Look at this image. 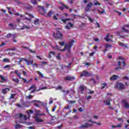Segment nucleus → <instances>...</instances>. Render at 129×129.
<instances>
[{
	"mask_svg": "<svg viewBox=\"0 0 129 129\" xmlns=\"http://www.w3.org/2000/svg\"><path fill=\"white\" fill-rule=\"evenodd\" d=\"M11 51H17V48L16 47H13L11 49Z\"/></svg>",
	"mask_w": 129,
	"mask_h": 129,
	"instance_id": "60",
	"label": "nucleus"
},
{
	"mask_svg": "<svg viewBox=\"0 0 129 129\" xmlns=\"http://www.w3.org/2000/svg\"><path fill=\"white\" fill-rule=\"evenodd\" d=\"M58 36L59 37H58L57 36H55V38L56 40H58V39H62V38H63V34H62L61 32L58 31Z\"/></svg>",
	"mask_w": 129,
	"mask_h": 129,
	"instance_id": "16",
	"label": "nucleus"
},
{
	"mask_svg": "<svg viewBox=\"0 0 129 129\" xmlns=\"http://www.w3.org/2000/svg\"><path fill=\"white\" fill-rule=\"evenodd\" d=\"M37 74L39 76H40V77H44V75H43V74H42L40 71H37Z\"/></svg>",
	"mask_w": 129,
	"mask_h": 129,
	"instance_id": "36",
	"label": "nucleus"
},
{
	"mask_svg": "<svg viewBox=\"0 0 129 129\" xmlns=\"http://www.w3.org/2000/svg\"><path fill=\"white\" fill-rule=\"evenodd\" d=\"M61 21L63 23V24H66L69 21H74L73 19H71V18H66L64 19H61Z\"/></svg>",
	"mask_w": 129,
	"mask_h": 129,
	"instance_id": "17",
	"label": "nucleus"
},
{
	"mask_svg": "<svg viewBox=\"0 0 129 129\" xmlns=\"http://www.w3.org/2000/svg\"><path fill=\"white\" fill-rule=\"evenodd\" d=\"M105 48H111L112 47V45L109 44H106L105 45Z\"/></svg>",
	"mask_w": 129,
	"mask_h": 129,
	"instance_id": "37",
	"label": "nucleus"
},
{
	"mask_svg": "<svg viewBox=\"0 0 129 129\" xmlns=\"http://www.w3.org/2000/svg\"><path fill=\"white\" fill-rule=\"evenodd\" d=\"M34 111H33V110H29V111H27V113L29 115V117H30V113H33Z\"/></svg>",
	"mask_w": 129,
	"mask_h": 129,
	"instance_id": "38",
	"label": "nucleus"
},
{
	"mask_svg": "<svg viewBox=\"0 0 129 129\" xmlns=\"http://www.w3.org/2000/svg\"><path fill=\"white\" fill-rule=\"evenodd\" d=\"M86 99H87V100H88V99H91V96H86Z\"/></svg>",
	"mask_w": 129,
	"mask_h": 129,
	"instance_id": "52",
	"label": "nucleus"
},
{
	"mask_svg": "<svg viewBox=\"0 0 129 129\" xmlns=\"http://www.w3.org/2000/svg\"><path fill=\"white\" fill-rule=\"evenodd\" d=\"M26 15H28V16H29V17H31V18H34V16H33V15H32L31 14H28V13H26Z\"/></svg>",
	"mask_w": 129,
	"mask_h": 129,
	"instance_id": "51",
	"label": "nucleus"
},
{
	"mask_svg": "<svg viewBox=\"0 0 129 129\" xmlns=\"http://www.w3.org/2000/svg\"><path fill=\"white\" fill-rule=\"evenodd\" d=\"M28 50L30 51V53H33V54H36V51L32 50V49H28Z\"/></svg>",
	"mask_w": 129,
	"mask_h": 129,
	"instance_id": "47",
	"label": "nucleus"
},
{
	"mask_svg": "<svg viewBox=\"0 0 129 129\" xmlns=\"http://www.w3.org/2000/svg\"><path fill=\"white\" fill-rule=\"evenodd\" d=\"M38 9V11L42 16H45L46 15V8L42 6L38 5L37 6Z\"/></svg>",
	"mask_w": 129,
	"mask_h": 129,
	"instance_id": "2",
	"label": "nucleus"
},
{
	"mask_svg": "<svg viewBox=\"0 0 129 129\" xmlns=\"http://www.w3.org/2000/svg\"><path fill=\"white\" fill-rule=\"evenodd\" d=\"M75 42V40H73L71 41H70L68 43L66 44L63 49H60L59 47V45H56L55 48L57 49V50H59V51H60L61 52H64L66 50H68V52L69 54H70L71 53V48H72L73 46V43H74Z\"/></svg>",
	"mask_w": 129,
	"mask_h": 129,
	"instance_id": "1",
	"label": "nucleus"
},
{
	"mask_svg": "<svg viewBox=\"0 0 129 129\" xmlns=\"http://www.w3.org/2000/svg\"><path fill=\"white\" fill-rule=\"evenodd\" d=\"M11 66L9 64L6 65L5 67H4V69H7V68H10Z\"/></svg>",
	"mask_w": 129,
	"mask_h": 129,
	"instance_id": "48",
	"label": "nucleus"
},
{
	"mask_svg": "<svg viewBox=\"0 0 129 129\" xmlns=\"http://www.w3.org/2000/svg\"><path fill=\"white\" fill-rule=\"evenodd\" d=\"M9 91H10V88H7L3 90L2 93H3V94H6L7 92H9Z\"/></svg>",
	"mask_w": 129,
	"mask_h": 129,
	"instance_id": "19",
	"label": "nucleus"
},
{
	"mask_svg": "<svg viewBox=\"0 0 129 129\" xmlns=\"http://www.w3.org/2000/svg\"><path fill=\"white\" fill-rule=\"evenodd\" d=\"M119 46H121L122 47L124 46L125 48H126V45H124V43H123L119 42Z\"/></svg>",
	"mask_w": 129,
	"mask_h": 129,
	"instance_id": "39",
	"label": "nucleus"
},
{
	"mask_svg": "<svg viewBox=\"0 0 129 129\" xmlns=\"http://www.w3.org/2000/svg\"><path fill=\"white\" fill-rule=\"evenodd\" d=\"M93 6V4H92V3H91V2L89 3L85 8L86 12H90V9H91V8H92Z\"/></svg>",
	"mask_w": 129,
	"mask_h": 129,
	"instance_id": "6",
	"label": "nucleus"
},
{
	"mask_svg": "<svg viewBox=\"0 0 129 129\" xmlns=\"http://www.w3.org/2000/svg\"><path fill=\"white\" fill-rule=\"evenodd\" d=\"M32 89H36V86H35V85H32L29 89V90H31Z\"/></svg>",
	"mask_w": 129,
	"mask_h": 129,
	"instance_id": "34",
	"label": "nucleus"
},
{
	"mask_svg": "<svg viewBox=\"0 0 129 129\" xmlns=\"http://www.w3.org/2000/svg\"><path fill=\"white\" fill-rule=\"evenodd\" d=\"M121 126V124H118V125H116V127H120Z\"/></svg>",
	"mask_w": 129,
	"mask_h": 129,
	"instance_id": "64",
	"label": "nucleus"
},
{
	"mask_svg": "<svg viewBox=\"0 0 129 129\" xmlns=\"http://www.w3.org/2000/svg\"><path fill=\"white\" fill-rule=\"evenodd\" d=\"M117 78H119V77H118V76H117L116 75H114L110 78V80H111L112 81L113 80H116V79H117Z\"/></svg>",
	"mask_w": 129,
	"mask_h": 129,
	"instance_id": "14",
	"label": "nucleus"
},
{
	"mask_svg": "<svg viewBox=\"0 0 129 129\" xmlns=\"http://www.w3.org/2000/svg\"><path fill=\"white\" fill-rule=\"evenodd\" d=\"M19 118L21 119V120L19 122L20 123H23L28 119V118H27V115H24L22 114H20L19 115Z\"/></svg>",
	"mask_w": 129,
	"mask_h": 129,
	"instance_id": "4",
	"label": "nucleus"
},
{
	"mask_svg": "<svg viewBox=\"0 0 129 129\" xmlns=\"http://www.w3.org/2000/svg\"><path fill=\"white\" fill-rule=\"evenodd\" d=\"M21 127H22V125H21L20 124H17L15 126V128H16V129L21 128Z\"/></svg>",
	"mask_w": 129,
	"mask_h": 129,
	"instance_id": "26",
	"label": "nucleus"
},
{
	"mask_svg": "<svg viewBox=\"0 0 129 129\" xmlns=\"http://www.w3.org/2000/svg\"><path fill=\"white\" fill-rule=\"evenodd\" d=\"M25 62H26L27 66L29 65H31V60H29L26 58L25 60Z\"/></svg>",
	"mask_w": 129,
	"mask_h": 129,
	"instance_id": "28",
	"label": "nucleus"
},
{
	"mask_svg": "<svg viewBox=\"0 0 129 129\" xmlns=\"http://www.w3.org/2000/svg\"><path fill=\"white\" fill-rule=\"evenodd\" d=\"M26 59V58H21L20 59H19V62L21 63V62H22V61H25Z\"/></svg>",
	"mask_w": 129,
	"mask_h": 129,
	"instance_id": "46",
	"label": "nucleus"
},
{
	"mask_svg": "<svg viewBox=\"0 0 129 129\" xmlns=\"http://www.w3.org/2000/svg\"><path fill=\"white\" fill-rule=\"evenodd\" d=\"M53 19L55 20V21L58 20V18H57V16L56 15H53Z\"/></svg>",
	"mask_w": 129,
	"mask_h": 129,
	"instance_id": "49",
	"label": "nucleus"
},
{
	"mask_svg": "<svg viewBox=\"0 0 129 129\" xmlns=\"http://www.w3.org/2000/svg\"><path fill=\"white\" fill-rule=\"evenodd\" d=\"M0 78L3 81H7V79L6 78H5V76H3L2 75H0Z\"/></svg>",
	"mask_w": 129,
	"mask_h": 129,
	"instance_id": "29",
	"label": "nucleus"
},
{
	"mask_svg": "<svg viewBox=\"0 0 129 129\" xmlns=\"http://www.w3.org/2000/svg\"><path fill=\"white\" fill-rule=\"evenodd\" d=\"M59 45H60L61 47L63 46H65V42H62V41H60L59 42Z\"/></svg>",
	"mask_w": 129,
	"mask_h": 129,
	"instance_id": "35",
	"label": "nucleus"
},
{
	"mask_svg": "<svg viewBox=\"0 0 129 129\" xmlns=\"http://www.w3.org/2000/svg\"><path fill=\"white\" fill-rule=\"evenodd\" d=\"M60 5H62L64 8H66L67 10H69V7L68 6H66L65 4L62 3L61 2H60Z\"/></svg>",
	"mask_w": 129,
	"mask_h": 129,
	"instance_id": "31",
	"label": "nucleus"
},
{
	"mask_svg": "<svg viewBox=\"0 0 129 129\" xmlns=\"http://www.w3.org/2000/svg\"><path fill=\"white\" fill-rule=\"evenodd\" d=\"M103 86L101 87V89H103L105 88V86H106L107 84L106 83H103L102 84Z\"/></svg>",
	"mask_w": 129,
	"mask_h": 129,
	"instance_id": "45",
	"label": "nucleus"
},
{
	"mask_svg": "<svg viewBox=\"0 0 129 129\" xmlns=\"http://www.w3.org/2000/svg\"><path fill=\"white\" fill-rule=\"evenodd\" d=\"M64 8H65V7H62V6H60L59 8H58V9H59V10H61V11H63V10H64Z\"/></svg>",
	"mask_w": 129,
	"mask_h": 129,
	"instance_id": "57",
	"label": "nucleus"
},
{
	"mask_svg": "<svg viewBox=\"0 0 129 129\" xmlns=\"http://www.w3.org/2000/svg\"><path fill=\"white\" fill-rule=\"evenodd\" d=\"M89 121H91L92 122V123H96L97 124H98V125H101V123L100 122H93L92 121H91V120H89Z\"/></svg>",
	"mask_w": 129,
	"mask_h": 129,
	"instance_id": "41",
	"label": "nucleus"
},
{
	"mask_svg": "<svg viewBox=\"0 0 129 129\" xmlns=\"http://www.w3.org/2000/svg\"><path fill=\"white\" fill-rule=\"evenodd\" d=\"M54 15L53 13V10H49L47 14H45V16L46 18H52V16Z\"/></svg>",
	"mask_w": 129,
	"mask_h": 129,
	"instance_id": "8",
	"label": "nucleus"
},
{
	"mask_svg": "<svg viewBox=\"0 0 129 129\" xmlns=\"http://www.w3.org/2000/svg\"><path fill=\"white\" fill-rule=\"evenodd\" d=\"M32 97H33L32 96V95H29V96H26V98H28V99H31V98H32Z\"/></svg>",
	"mask_w": 129,
	"mask_h": 129,
	"instance_id": "61",
	"label": "nucleus"
},
{
	"mask_svg": "<svg viewBox=\"0 0 129 129\" xmlns=\"http://www.w3.org/2000/svg\"><path fill=\"white\" fill-rule=\"evenodd\" d=\"M123 79H125V80H128L129 78H128V77L125 76V77H123Z\"/></svg>",
	"mask_w": 129,
	"mask_h": 129,
	"instance_id": "58",
	"label": "nucleus"
},
{
	"mask_svg": "<svg viewBox=\"0 0 129 129\" xmlns=\"http://www.w3.org/2000/svg\"><path fill=\"white\" fill-rule=\"evenodd\" d=\"M14 15L15 16H20V18H23L24 17V15H20L19 13H15Z\"/></svg>",
	"mask_w": 129,
	"mask_h": 129,
	"instance_id": "30",
	"label": "nucleus"
},
{
	"mask_svg": "<svg viewBox=\"0 0 129 129\" xmlns=\"http://www.w3.org/2000/svg\"><path fill=\"white\" fill-rule=\"evenodd\" d=\"M95 54V52H92V53H90L89 56L90 57H92Z\"/></svg>",
	"mask_w": 129,
	"mask_h": 129,
	"instance_id": "54",
	"label": "nucleus"
},
{
	"mask_svg": "<svg viewBox=\"0 0 129 129\" xmlns=\"http://www.w3.org/2000/svg\"><path fill=\"white\" fill-rule=\"evenodd\" d=\"M24 29H26V30H29L30 27L28 26H25L24 25L22 28H21V30H24Z\"/></svg>",
	"mask_w": 129,
	"mask_h": 129,
	"instance_id": "25",
	"label": "nucleus"
},
{
	"mask_svg": "<svg viewBox=\"0 0 129 129\" xmlns=\"http://www.w3.org/2000/svg\"><path fill=\"white\" fill-rule=\"evenodd\" d=\"M8 26L11 28V30H15L16 28H15V26L13 23H9Z\"/></svg>",
	"mask_w": 129,
	"mask_h": 129,
	"instance_id": "22",
	"label": "nucleus"
},
{
	"mask_svg": "<svg viewBox=\"0 0 129 129\" xmlns=\"http://www.w3.org/2000/svg\"><path fill=\"white\" fill-rule=\"evenodd\" d=\"M3 62H7V63H10V59L9 58H4L3 60Z\"/></svg>",
	"mask_w": 129,
	"mask_h": 129,
	"instance_id": "33",
	"label": "nucleus"
},
{
	"mask_svg": "<svg viewBox=\"0 0 129 129\" xmlns=\"http://www.w3.org/2000/svg\"><path fill=\"white\" fill-rule=\"evenodd\" d=\"M89 21L90 22V23H93V20L92 19V18H90V17H88Z\"/></svg>",
	"mask_w": 129,
	"mask_h": 129,
	"instance_id": "50",
	"label": "nucleus"
},
{
	"mask_svg": "<svg viewBox=\"0 0 129 129\" xmlns=\"http://www.w3.org/2000/svg\"><path fill=\"white\" fill-rule=\"evenodd\" d=\"M26 10H33V6L30 5H28L26 6Z\"/></svg>",
	"mask_w": 129,
	"mask_h": 129,
	"instance_id": "23",
	"label": "nucleus"
},
{
	"mask_svg": "<svg viewBox=\"0 0 129 129\" xmlns=\"http://www.w3.org/2000/svg\"><path fill=\"white\" fill-rule=\"evenodd\" d=\"M60 89L62 91V87L61 86H59L55 88V90H59Z\"/></svg>",
	"mask_w": 129,
	"mask_h": 129,
	"instance_id": "40",
	"label": "nucleus"
},
{
	"mask_svg": "<svg viewBox=\"0 0 129 129\" xmlns=\"http://www.w3.org/2000/svg\"><path fill=\"white\" fill-rule=\"evenodd\" d=\"M122 30L123 31H124V32H125V33H128V30L125 29V28H124V27H122Z\"/></svg>",
	"mask_w": 129,
	"mask_h": 129,
	"instance_id": "44",
	"label": "nucleus"
},
{
	"mask_svg": "<svg viewBox=\"0 0 129 129\" xmlns=\"http://www.w3.org/2000/svg\"><path fill=\"white\" fill-rule=\"evenodd\" d=\"M68 102L69 103H75V101H69V100H68Z\"/></svg>",
	"mask_w": 129,
	"mask_h": 129,
	"instance_id": "59",
	"label": "nucleus"
},
{
	"mask_svg": "<svg viewBox=\"0 0 129 129\" xmlns=\"http://www.w3.org/2000/svg\"><path fill=\"white\" fill-rule=\"evenodd\" d=\"M38 115H45V114H37L35 116H34V118H35L36 121H37V122H42V121H43L44 120L39 118V117L38 116Z\"/></svg>",
	"mask_w": 129,
	"mask_h": 129,
	"instance_id": "5",
	"label": "nucleus"
},
{
	"mask_svg": "<svg viewBox=\"0 0 129 129\" xmlns=\"http://www.w3.org/2000/svg\"><path fill=\"white\" fill-rule=\"evenodd\" d=\"M89 92L88 94H93V93H94V91H91L90 90H89Z\"/></svg>",
	"mask_w": 129,
	"mask_h": 129,
	"instance_id": "53",
	"label": "nucleus"
},
{
	"mask_svg": "<svg viewBox=\"0 0 129 129\" xmlns=\"http://www.w3.org/2000/svg\"><path fill=\"white\" fill-rule=\"evenodd\" d=\"M86 87L84 85L80 86L79 89L81 91H84V89H85Z\"/></svg>",
	"mask_w": 129,
	"mask_h": 129,
	"instance_id": "24",
	"label": "nucleus"
},
{
	"mask_svg": "<svg viewBox=\"0 0 129 129\" xmlns=\"http://www.w3.org/2000/svg\"><path fill=\"white\" fill-rule=\"evenodd\" d=\"M61 92L63 93H65V94H68V93H69V92H70L69 91V90H67V91H65V90H61Z\"/></svg>",
	"mask_w": 129,
	"mask_h": 129,
	"instance_id": "32",
	"label": "nucleus"
},
{
	"mask_svg": "<svg viewBox=\"0 0 129 129\" xmlns=\"http://www.w3.org/2000/svg\"><path fill=\"white\" fill-rule=\"evenodd\" d=\"M111 99H107L106 100L103 101V102L105 103L106 105H110L111 103H110V101H111Z\"/></svg>",
	"mask_w": 129,
	"mask_h": 129,
	"instance_id": "10",
	"label": "nucleus"
},
{
	"mask_svg": "<svg viewBox=\"0 0 129 129\" xmlns=\"http://www.w3.org/2000/svg\"><path fill=\"white\" fill-rule=\"evenodd\" d=\"M98 13H99V14H101V15H103V14H104V10H103L102 11H100V10H98Z\"/></svg>",
	"mask_w": 129,
	"mask_h": 129,
	"instance_id": "43",
	"label": "nucleus"
},
{
	"mask_svg": "<svg viewBox=\"0 0 129 129\" xmlns=\"http://www.w3.org/2000/svg\"><path fill=\"white\" fill-rule=\"evenodd\" d=\"M12 36H13V34H12V33H9L6 36V38H7V39H10V38H11Z\"/></svg>",
	"mask_w": 129,
	"mask_h": 129,
	"instance_id": "27",
	"label": "nucleus"
},
{
	"mask_svg": "<svg viewBox=\"0 0 129 129\" xmlns=\"http://www.w3.org/2000/svg\"><path fill=\"white\" fill-rule=\"evenodd\" d=\"M64 80L67 81H72L73 80H75V77H66L64 78Z\"/></svg>",
	"mask_w": 129,
	"mask_h": 129,
	"instance_id": "9",
	"label": "nucleus"
},
{
	"mask_svg": "<svg viewBox=\"0 0 129 129\" xmlns=\"http://www.w3.org/2000/svg\"><path fill=\"white\" fill-rule=\"evenodd\" d=\"M122 102L124 104L125 108H129V104L125 100H123Z\"/></svg>",
	"mask_w": 129,
	"mask_h": 129,
	"instance_id": "18",
	"label": "nucleus"
},
{
	"mask_svg": "<svg viewBox=\"0 0 129 129\" xmlns=\"http://www.w3.org/2000/svg\"><path fill=\"white\" fill-rule=\"evenodd\" d=\"M79 111H80V112H82L83 111V108L82 107H80L78 109Z\"/></svg>",
	"mask_w": 129,
	"mask_h": 129,
	"instance_id": "56",
	"label": "nucleus"
},
{
	"mask_svg": "<svg viewBox=\"0 0 129 129\" xmlns=\"http://www.w3.org/2000/svg\"><path fill=\"white\" fill-rule=\"evenodd\" d=\"M37 2H41L40 0H30V3L32 4V5H37Z\"/></svg>",
	"mask_w": 129,
	"mask_h": 129,
	"instance_id": "20",
	"label": "nucleus"
},
{
	"mask_svg": "<svg viewBox=\"0 0 129 129\" xmlns=\"http://www.w3.org/2000/svg\"><path fill=\"white\" fill-rule=\"evenodd\" d=\"M118 59L119 60H122V66H123V67H125V59L121 56H119Z\"/></svg>",
	"mask_w": 129,
	"mask_h": 129,
	"instance_id": "11",
	"label": "nucleus"
},
{
	"mask_svg": "<svg viewBox=\"0 0 129 129\" xmlns=\"http://www.w3.org/2000/svg\"><path fill=\"white\" fill-rule=\"evenodd\" d=\"M89 75V73L88 72H87L86 71H84L83 72V73L81 74V77H83V76H85V77H87Z\"/></svg>",
	"mask_w": 129,
	"mask_h": 129,
	"instance_id": "12",
	"label": "nucleus"
},
{
	"mask_svg": "<svg viewBox=\"0 0 129 129\" xmlns=\"http://www.w3.org/2000/svg\"><path fill=\"white\" fill-rule=\"evenodd\" d=\"M69 25V26L68 25ZM68 25H65V28L67 30H70V28H73V24L71 23V22H69Z\"/></svg>",
	"mask_w": 129,
	"mask_h": 129,
	"instance_id": "13",
	"label": "nucleus"
},
{
	"mask_svg": "<svg viewBox=\"0 0 129 129\" xmlns=\"http://www.w3.org/2000/svg\"><path fill=\"white\" fill-rule=\"evenodd\" d=\"M18 72H19V71L16 70L15 72V74H16V75L17 76H19V77L20 78V79H22V80H23L24 81H27L26 79L22 78L21 75H20Z\"/></svg>",
	"mask_w": 129,
	"mask_h": 129,
	"instance_id": "15",
	"label": "nucleus"
},
{
	"mask_svg": "<svg viewBox=\"0 0 129 129\" xmlns=\"http://www.w3.org/2000/svg\"><path fill=\"white\" fill-rule=\"evenodd\" d=\"M104 40L107 42H109L110 41V38H109V34H107L106 37L104 38Z\"/></svg>",
	"mask_w": 129,
	"mask_h": 129,
	"instance_id": "21",
	"label": "nucleus"
},
{
	"mask_svg": "<svg viewBox=\"0 0 129 129\" xmlns=\"http://www.w3.org/2000/svg\"><path fill=\"white\" fill-rule=\"evenodd\" d=\"M39 24V19H36L34 21V25H38Z\"/></svg>",
	"mask_w": 129,
	"mask_h": 129,
	"instance_id": "42",
	"label": "nucleus"
},
{
	"mask_svg": "<svg viewBox=\"0 0 129 129\" xmlns=\"http://www.w3.org/2000/svg\"><path fill=\"white\" fill-rule=\"evenodd\" d=\"M114 87L118 90H123L124 89V85L121 83L117 82Z\"/></svg>",
	"mask_w": 129,
	"mask_h": 129,
	"instance_id": "3",
	"label": "nucleus"
},
{
	"mask_svg": "<svg viewBox=\"0 0 129 129\" xmlns=\"http://www.w3.org/2000/svg\"><path fill=\"white\" fill-rule=\"evenodd\" d=\"M93 125L92 124H89V123H85L84 124L81 125V126L79 127V128H83V127H85V128H87L88 127H91V126H93Z\"/></svg>",
	"mask_w": 129,
	"mask_h": 129,
	"instance_id": "7",
	"label": "nucleus"
},
{
	"mask_svg": "<svg viewBox=\"0 0 129 129\" xmlns=\"http://www.w3.org/2000/svg\"><path fill=\"white\" fill-rule=\"evenodd\" d=\"M94 5H95V6H100V3L98 2L94 3Z\"/></svg>",
	"mask_w": 129,
	"mask_h": 129,
	"instance_id": "63",
	"label": "nucleus"
},
{
	"mask_svg": "<svg viewBox=\"0 0 129 129\" xmlns=\"http://www.w3.org/2000/svg\"><path fill=\"white\" fill-rule=\"evenodd\" d=\"M61 57L60 56V53H58L57 56H56V58L59 59Z\"/></svg>",
	"mask_w": 129,
	"mask_h": 129,
	"instance_id": "62",
	"label": "nucleus"
},
{
	"mask_svg": "<svg viewBox=\"0 0 129 129\" xmlns=\"http://www.w3.org/2000/svg\"><path fill=\"white\" fill-rule=\"evenodd\" d=\"M10 98H12V99H14V98H15V94H11V96H10Z\"/></svg>",
	"mask_w": 129,
	"mask_h": 129,
	"instance_id": "55",
	"label": "nucleus"
}]
</instances>
